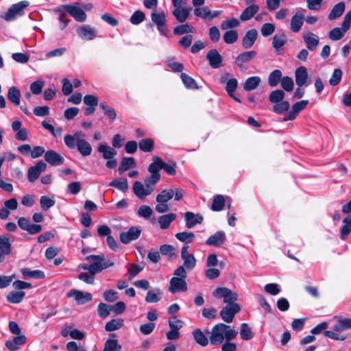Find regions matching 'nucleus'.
<instances>
[{"instance_id":"f257e3e1","label":"nucleus","mask_w":351,"mask_h":351,"mask_svg":"<svg viewBox=\"0 0 351 351\" xmlns=\"http://www.w3.org/2000/svg\"><path fill=\"white\" fill-rule=\"evenodd\" d=\"M206 332L210 335L211 345L222 344L221 351L237 350V344L230 342V340L234 339L237 336L238 332L232 329L230 326L219 323L215 325L210 331L207 330Z\"/></svg>"},{"instance_id":"f03ea898","label":"nucleus","mask_w":351,"mask_h":351,"mask_svg":"<svg viewBox=\"0 0 351 351\" xmlns=\"http://www.w3.org/2000/svg\"><path fill=\"white\" fill-rule=\"evenodd\" d=\"M84 137L85 134L82 131H77L72 135L64 136V141L67 147L71 149H77L83 157H86L91 154L93 149Z\"/></svg>"},{"instance_id":"7ed1b4c3","label":"nucleus","mask_w":351,"mask_h":351,"mask_svg":"<svg viewBox=\"0 0 351 351\" xmlns=\"http://www.w3.org/2000/svg\"><path fill=\"white\" fill-rule=\"evenodd\" d=\"M86 260L90 263V265L85 263L80 264L79 269L88 270L93 274H99L104 269L114 266V263L110 260H106L104 254L90 255L86 257Z\"/></svg>"},{"instance_id":"20e7f679","label":"nucleus","mask_w":351,"mask_h":351,"mask_svg":"<svg viewBox=\"0 0 351 351\" xmlns=\"http://www.w3.org/2000/svg\"><path fill=\"white\" fill-rule=\"evenodd\" d=\"M64 11L67 12L77 22H84L86 19V14L80 7L78 3L73 4L62 5L54 10V12L59 14L58 20L62 21L66 17Z\"/></svg>"},{"instance_id":"39448f33","label":"nucleus","mask_w":351,"mask_h":351,"mask_svg":"<svg viewBox=\"0 0 351 351\" xmlns=\"http://www.w3.org/2000/svg\"><path fill=\"white\" fill-rule=\"evenodd\" d=\"M187 273L182 267H178L173 272V277L169 281V291L172 293L187 291L186 278Z\"/></svg>"},{"instance_id":"423d86ee","label":"nucleus","mask_w":351,"mask_h":351,"mask_svg":"<svg viewBox=\"0 0 351 351\" xmlns=\"http://www.w3.org/2000/svg\"><path fill=\"white\" fill-rule=\"evenodd\" d=\"M29 5V3L27 1H22L12 5L5 14L3 19L7 21L14 20L17 16L23 15L24 10Z\"/></svg>"},{"instance_id":"0eeeda50","label":"nucleus","mask_w":351,"mask_h":351,"mask_svg":"<svg viewBox=\"0 0 351 351\" xmlns=\"http://www.w3.org/2000/svg\"><path fill=\"white\" fill-rule=\"evenodd\" d=\"M153 162L148 167L150 176L146 178L149 183L156 184L160 179V170L162 169V159L156 156H153Z\"/></svg>"},{"instance_id":"6e6552de","label":"nucleus","mask_w":351,"mask_h":351,"mask_svg":"<svg viewBox=\"0 0 351 351\" xmlns=\"http://www.w3.org/2000/svg\"><path fill=\"white\" fill-rule=\"evenodd\" d=\"M216 298H223V302L227 305L236 304L234 302L238 300V294L226 287H218L213 293Z\"/></svg>"},{"instance_id":"1a4fd4ad","label":"nucleus","mask_w":351,"mask_h":351,"mask_svg":"<svg viewBox=\"0 0 351 351\" xmlns=\"http://www.w3.org/2000/svg\"><path fill=\"white\" fill-rule=\"evenodd\" d=\"M144 182L145 185L139 181H136L133 184L134 193L141 199H145L154 190V184L149 183L146 179Z\"/></svg>"},{"instance_id":"9d476101","label":"nucleus","mask_w":351,"mask_h":351,"mask_svg":"<svg viewBox=\"0 0 351 351\" xmlns=\"http://www.w3.org/2000/svg\"><path fill=\"white\" fill-rule=\"evenodd\" d=\"M241 311L240 306L238 304H232L226 305L220 311L219 314L221 319L226 323L232 322L235 315Z\"/></svg>"},{"instance_id":"9b49d317","label":"nucleus","mask_w":351,"mask_h":351,"mask_svg":"<svg viewBox=\"0 0 351 351\" xmlns=\"http://www.w3.org/2000/svg\"><path fill=\"white\" fill-rule=\"evenodd\" d=\"M141 233V230L137 226H132L126 232L120 234V241L124 244H128L132 241L137 239Z\"/></svg>"},{"instance_id":"f8f14e48","label":"nucleus","mask_w":351,"mask_h":351,"mask_svg":"<svg viewBox=\"0 0 351 351\" xmlns=\"http://www.w3.org/2000/svg\"><path fill=\"white\" fill-rule=\"evenodd\" d=\"M46 164L42 161H38L34 166L29 168L27 178L30 182H34L40 176V173L46 169Z\"/></svg>"},{"instance_id":"ddd939ff","label":"nucleus","mask_w":351,"mask_h":351,"mask_svg":"<svg viewBox=\"0 0 351 351\" xmlns=\"http://www.w3.org/2000/svg\"><path fill=\"white\" fill-rule=\"evenodd\" d=\"M308 100H301L296 102L292 106L291 110L282 119V121L294 120L298 114L307 106Z\"/></svg>"},{"instance_id":"4468645a","label":"nucleus","mask_w":351,"mask_h":351,"mask_svg":"<svg viewBox=\"0 0 351 351\" xmlns=\"http://www.w3.org/2000/svg\"><path fill=\"white\" fill-rule=\"evenodd\" d=\"M18 225L22 230H26L32 234H37L42 230L40 225L32 224L29 219L25 217H19L18 219Z\"/></svg>"},{"instance_id":"2eb2a0df","label":"nucleus","mask_w":351,"mask_h":351,"mask_svg":"<svg viewBox=\"0 0 351 351\" xmlns=\"http://www.w3.org/2000/svg\"><path fill=\"white\" fill-rule=\"evenodd\" d=\"M296 84L301 87L308 86L311 80L308 79L307 69L305 66H300L295 70V73Z\"/></svg>"},{"instance_id":"dca6fc26","label":"nucleus","mask_w":351,"mask_h":351,"mask_svg":"<svg viewBox=\"0 0 351 351\" xmlns=\"http://www.w3.org/2000/svg\"><path fill=\"white\" fill-rule=\"evenodd\" d=\"M97 29L90 25L80 26L77 29L78 36L84 40H92L97 36Z\"/></svg>"},{"instance_id":"f3484780","label":"nucleus","mask_w":351,"mask_h":351,"mask_svg":"<svg viewBox=\"0 0 351 351\" xmlns=\"http://www.w3.org/2000/svg\"><path fill=\"white\" fill-rule=\"evenodd\" d=\"M67 296L69 298L74 297L78 304H84L92 300V295L90 293L83 292L75 289L71 290L68 293Z\"/></svg>"},{"instance_id":"a211bd4d","label":"nucleus","mask_w":351,"mask_h":351,"mask_svg":"<svg viewBox=\"0 0 351 351\" xmlns=\"http://www.w3.org/2000/svg\"><path fill=\"white\" fill-rule=\"evenodd\" d=\"M304 20V14H303V11L298 10L291 19V30L294 33L298 32L303 25Z\"/></svg>"},{"instance_id":"6ab92c4d","label":"nucleus","mask_w":351,"mask_h":351,"mask_svg":"<svg viewBox=\"0 0 351 351\" xmlns=\"http://www.w3.org/2000/svg\"><path fill=\"white\" fill-rule=\"evenodd\" d=\"M206 59L210 66L213 69H218L221 66L223 58L217 49L210 50L206 55Z\"/></svg>"},{"instance_id":"aec40b11","label":"nucleus","mask_w":351,"mask_h":351,"mask_svg":"<svg viewBox=\"0 0 351 351\" xmlns=\"http://www.w3.org/2000/svg\"><path fill=\"white\" fill-rule=\"evenodd\" d=\"M304 42L305 43L306 47L310 51H314L319 45V37L310 32H305L302 36Z\"/></svg>"},{"instance_id":"412c9836","label":"nucleus","mask_w":351,"mask_h":351,"mask_svg":"<svg viewBox=\"0 0 351 351\" xmlns=\"http://www.w3.org/2000/svg\"><path fill=\"white\" fill-rule=\"evenodd\" d=\"M226 239V233L223 231L220 230L209 237L206 241V244L208 245L219 247L225 243Z\"/></svg>"},{"instance_id":"4be33fe9","label":"nucleus","mask_w":351,"mask_h":351,"mask_svg":"<svg viewBox=\"0 0 351 351\" xmlns=\"http://www.w3.org/2000/svg\"><path fill=\"white\" fill-rule=\"evenodd\" d=\"M45 160L52 166H58L64 162V158L53 150H48L45 154Z\"/></svg>"},{"instance_id":"5701e85b","label":"nucleus","mask_w":351,"mask_h":351,"mask_svg":"<svg viewBox=\"0 0 351 351\" xmlns=\"http://www.w3.org/2000/svg\"><path fill=\"white\" fill-rule=\"evenodd\" d=\"M258 37V32L255 29L248 30L242 40V45L245 49H249L253 46Z\"/></svg>"},{"instance_id":"b1692460","label":"nucleus","mask_w":351,"mask_h":351,"mask_svg":"<svg viewBox=\"0 0 351 351\" xmlns=\"http://www.w3.org/2000/svg\"><path fill=\"white\" fill-rule=\"evenodd\" d=\"M184 219L188 228H191L197 224L202 223L203 221V217L201 215H195L192 212L185 213Z\"/></svg>"},{"instance_id":"393cba45","label":"nucleus","mask_w":351,"mask_h":351,"mask_svg":"<svg viewBox=\"0 0 351 351\" xmlns=\"http://www.w3.org/2000/svg\"><path fill=\"white\" fill-rule=\"evenodd\" d=\"M26 342V337L25 335H17L12 340H7L5 346L10 351H15L19 348V346Z\"/></svg>"},{"instance_id":"a878e982","label":"nucleus","mask_w":351,"mask_h":351,"mask_svg":"<svg viewBox=\"0 0 351 351\" xmlns=\"http://www.w3.org/2000/svg\"><path fill=\"white\" fill-rule=\"evenodd\" d=\"M114 333L110 334V338L105 342L103 351H121L122 346L115 339Z\"/></svg>"},{"instance_id":"bb28decb","label":"nucleus","mask_w":351,"mask_h":351,"mask_svg":"<svg viewBox=\"0 0 351 351\" xmlns=\"http://www.w3.org/2000/svg\"><path fill=\"white\" fill-rule=\"evenodd\" d=\"M192 335L193 337L194 341L198 345L205 347L208 345L210 341V338L208 339L206 334L203 332V331L199 328H196L193 330Z\"/></svg>"},{"instance_id":"cd10ccee","label":"nucleus","mask_w":351,"mask_h":351,"mask_svg":"<svg viewBox=\"0 0 351 351\" xmlns=\"http://www.w3.org/2000/svg\"><path fill=\"white\" fill-rule=\"evenodd\" d=\"M21 91L16 86H11L8 91V100L15 106L20 105L21 102Z\"/></svg>"},{"instance_id":"c85d7f7f","label":"nucleus","mask_w":351,"mask_h":351,"mask_svg":"<svg viewBox=\"0 0 351 351\" xmlns=\"http://www.w3.org/2000/svg\"><path fill=\"white\" fill-rule=\"evenodd\" d=\"M97 150L99 153L102 154L103 158L106 160L112 159L117 153L114 148L107 145L106 144L99 145Z\"/></svg>"},{"instance_id":"c756f323","label":"nucleus","mask_w":351,"mask_h":351,"mask_svg":"<svg viewBox=\"0 0 351 351\" xmlns=\"http://www.w3.org/2000/svg\"><path fill=\"white\" fill-rule=\"evenodd\" d=\"M191 10V7L174 9L172 13L178 22L183 23L189 18Z\"/></svg>"},{"instance_id":"7c9ffc66","label":"nucleus","mask_w":351,"mask_h":351,"mask_svg":"<svg viewBox=\"0 0 351 351\" xmlns=\"http://www.w3.org/2000/svg\"><path fill=\"white\" fill-rule=\"evenodd\" d=\"M259 10L258 5H248L241 14L240 19L242 21H246L251 19Z\"/></svg>"},{"instance_id":"2f4dec72","label":"nucleus","mask_w":351,"mask_h":351,"mask_svg":"<svg viewBox=\"0 0 351 351\" xmlns=\"http://www.w3.org/2000/svg\"><path fill=\"white\" fill-rule=\"evenodd\" d=\"M256 52L255 51L241 53L237 57L235 62L239 66L242 67L245 62H250L256 56Z\"/></svg>"},{"instance_id":"473e14b6","label":"nucleus","mask_w":351,"mask_h":351,"mask_svg":"<svg viewBox=\"0 0 351 351\" xmlns=\"http://www.w3.org/2000/svg\"><path fill=\"white\" fill-rule=\"evenodd\" d=\"M21 274L23 277L25 279L34 278V279H42L45 278V274L40 270H30L29 268H22Z\"/></svg>"},{"instance_id":"72a5a7b5","label":"nucleus","mask_w":351,"mask_h":351,"mask_svg":"<svg viewBox=\"0 0 351 351\" xmlns=\"http://www.w3.org/2000/svg\"><path fill=\"white\" fill-rule=\"evenodd\" d=\"M136 166L135 160L132 157H123L118 169L119 174L122 175L125 171Z\"/></svg>"},{"instance_id":"f704fd0d","label":"nucleus","mask_w":351,"mask_h":351,"mask_svg":"<svg viewBox=\"0 0 351 351\" xmlns=\"http://www.w3.org/2000/svg\"><path fill=\"white\" fill-rule=\"evenodd\" d=\"M345 8L346 5L345 3L343 1L336 4L330 11L328 15V19L332 21L340 17L343 14L345 10Z\"/></svg>"},{"instance_id":"c9c22d12","label":"nucleus","mask_w":351,"mask_h":351,"mask_svg":"<svg viewBox=\"0 0 351 351\" xmlns=\"http://www.w3.org/2000/svg\"><path fill=\"white\" fill-rule=\"evenodd\" d=\"M109 186H113L123 193H125L128 191V180L125 178H120L112 180L109 183Z\"/></svg>"},{"instance_id":"e433bc0d","label":"nucleus","mask_w":351,"mask_h":351,"mask_svg":"<svg viewBox=\"0 0 351 351\" xmlns=\"http://www.w3.org/2000/svg\"><path fill=\"white\" fill-rule=\"evenodd\" d=\"M176 218V215L174 213H169L167 215H161L158 217V221L160 224L161 229H167L169 227L170 223Z\"/></svg>"},{"instance_id":"4c0bfd02","label":"nucleus","mask_w":351,"mask_h":351,"mask_svg":"<svg viewBox=\"0 0 351 351\" xmlns=\"http://www.w3.org/2000/svg\"><path fill=\"white\" fill-rule=\"evenodd\" d=\"M261 83V78L258 76L248 77L244 84L243 89L246 91H251L256 89Z\"/></svg>"},{"instance_id":"58836bf2","label":"nucleus","mask_w":351,"mask_h":351,"mask_svg":"<svg viewBox=\"0 0 351 351\" xmlns=\"http://www.w3.org/2000/svg\"><path fill=\"white\" fill-rule=\"evenodd\" d=\"M336 332L351 329V318L339 319L333 326Z\"/></svg>"},{"instance_id":"ea45409f","label":"nucleus","mask_w":351,"mask_h":351,"mask_svg":"<svg viewBox=\"0 0 351 351\" xmlns=\"http://www.w3.org/2000/svg\"><path fill=\"white\" fill-rule=\"evenodd\" d=\"M25 293L23 291H11L6 295L7 300L12 304H19L22 302Z\"/></svg>"},{"instance_id":"a19ab883","label":"nucleus","mask_w":351,"mask_h":351,"mask_svg":"<svg viewBox=\"0 0 351 351\" xmlns=\"http://www.w3.org/2000/svg\"><path fill=\"white\" fill-rule=\"evenodd\" d=\"M99 107L103 110L104 114L108 117L110 123H112L116 119V111L114 109L108 106L106 102L100 103Z\"/></svg>"},{"instance_id":"79ce46f5","label":"nucleus","mask_w":351,"mask_h":351,"mask_svg":"<svg viewBox=\"0 0 351 351\" xmlns=\"http://www.w3.org/2000/svg\"><path fill=\"white\" fill-rule=\"evenodd\" d=\"M343 226L341 229L340 237L342 240H344L351 232V216L345 217L343 220Z\"/></svg>"},{"instance_id":"37998d69","label":"nucleus","mask_w":351,"mask_h":351,"mask_svg":"<svg viewBox=\"0 0 351 351\" xmlns=\"http://www.w3.org/2000/svg\"><path fill=\"white\" fill-rule=\"evenodd\" d=\"M282 72L279 69H275L269 75L268 77V83L270 86H276L282 80Z\"/></svg>"},{"instance_id":"c03bdc74","label":"nucleus","mask_w":351,"mask_h":351,"mask_svg":"<svg viewBox=\"0 0 351 351\" xmlns=\"http://www.w3.org/2000/svg\"><path fill=\"white\" fill-rule=\"evenodd\" d=\"M0 251L8 255L11 254V243L10 239L5 235H0Z\"/></svg>"},{"instance_id":"a18cd8bd","label":"nucleus","mask_w":351,"mask_h":351,"mask_svg":"<svg viewBox=\"0 0 351 351\" xmlns=\"http://www.w3.org/2000/svg\"><path fill=\"white\" fill-rule=\"evenodd\" d=\"M225 206V198L222 195H217L213 197L211 209L213 211H221Z\"/></svg>"},{"instance_id":"49530a36","label":"nucleus","mask_w":351,"mask_h":351,"mask_svg":"<svg viewBox=\"0 0 351 351\" xmlns=\"http://www.w3.org/2000/svg\"><path fill=\"white\" fill-rule=\"evenodd\" d=\"M240 336L243 340L247 341L253 338L254 334L252 331L251 328L246 323H243L241 325Z\"/></svg>"},{"instance_id":"de8ad7c7","label":"nucleus","mask_w":351,"mask_h":351,"mask_svg":"<svg viewBox=\"0 0 351 351\" xmlns=\"http://www.w3.org/2000/svg\"><path fill=\"white\" fill-rule=\"evenodd\" d=\"M174 195V190L165 189L161 191L156 198L157 202H165L167 203L169 200H170Z\"/></svg>"},{"instance_id":"09e8293b","label":"nucleus","mask_w":351,"mask_h":351,"mask_svg":"<svg viewBox=\"0 0 351 351\" xmlns=\"http://www.w3.org/2000/svg\"><path fill=\"white\" fill-rule=\"evenodd\" d=\"M138 145L142 152H151L154 149V141L152 138H143L139 141Z\"/></svg>"},{"instance_id":"8fccbe9b","label":"nucleus","mask_w":351,"mask_h":351,"mask_svg":"<svg viewBox=\"0 0 351 351\" xmlns=\"http://www.w3.org/2000/svg\"><path fill=\"white\" fill-rule=\"evenodd\" d=\"M183 261V264L178 267H182L183 269L192 270L196 265V259L194 255L187 256L181 258Z\"/></svg>"},{"instance_id":"3c124183","label":"nucleus","mask_w":351,"mask_h":351,"mask_svg":"<svg viewBox=\"0 0 351 351\" xmlns=\"http://www.w3.org/2000/svg\"><path fill=\"white\" fill-rule=\"evenodd\" d=\"M287 42L286 36L284 34H276L273 37L272 45L276 50L283 48Z\"/></svg>"},{"instance_id":"603ef678","label":"nucleus","mask_w":351,"mask_h":351,"mask_svg":"<svg viewBox=\"0 0 351 351\" xmlns=\"http://www.w3.org/2000/svg\"><path fill=\"white\" fill-rule=\"evenodd\" d=\"M161 299V291L160 289L150 290L147 293L145 301L148 303H156Z\"/></svg>"},{"instance_id":"864d4df0","label":"nucleus","mask_w":351,"mask_h":351,"mask_svg":"<svg viewBox=\"0 0 351 351\" xmlns=\"http://www.w3.org/2000/svg\"><path fill=\"white\" fill-rule=\"evenodd\" d=\"M180 77L182 79L183 84L187 88H190V89H197L198 88V86H197L195 80L191 76L188 75L186 73H182L180 75Z\"/></svg>"},{"instance_id":"5fc2aeb1","label":"nucleus","mask_w":351,"mask_h":351,"mask_svg":"<svg viewBox=\"0 0 351 351\" xmlns=\"http://www.w3.org/2000/svg\"><path fill=\"white\" fill-rule=\"evenodd\" d=\"M56 204V200L53 197L47 195H43L40 198V204L43 210H48Z\"/></svg>"},{"instance_id":"6e6d98bb","label":"nucleus","mask_w":351,"mask_h":351,"mask_svg":"<svg viewBox=\"0 0 351 351\" xmlns=\"http://www.w3.org/2000/svg\"><path fill=\"white\" fill-rule=\"evenodd\" d=\"M176 238L181 242L189 243H191L194 238L195 234L189 232H178L175 235Z\"/></svg>"},{"instance_id":"4d7b16f0","label":"nucleus","mask_w":351,"mask_h":351,"mask_svg":"<svg viewBox=\"0 0 351 351\" xmlns=\"http://www.w3.org/2000/svg\"><path fill=\"white\" fill-rule=\"evenodd\" d=\"M195 29L189 24H182L176 26L173 29V34L176 35H182L184 34L193 33Z\"/></svg>"},{"instance_id":"13d9d810","label":"nucleus","mask_w":351,"mask_h":351,"mask_svg":"<svg viewBox=\"0 0 351 351\" xmlns=\"http://www.w3.org/2000/svg\"><path fill=\"white\" fill-rule=\"evenodd\" d=\"M290 104L287 101H282L276 103L273 106V111L276 114H283L288 111Z\"/></svg>"},{"instance_id":"bf43d9fd","label":"nucleus","mask_w":351,"mask_h":351,"mask_svg":"<svg viewBox=\"0 0 351 351\" xmlns=\"http://www.w3.org/2000/svg\"><path fill=\"white\" fill-rule=\"evenodd\" d=\"M123 324V321L122 319H112L106 323L105 330L109 332L119 330L122 327Z\"/></svg>"},{"instance_id":"052dcab7","label":"nucleus","mask_w":351,"mask_h":351,"mask_svg":"<svg viewBox=\"0 0 351 351\" xmlns=\"http://www.w3.org/2000/svg\"><path fill=\"white\" fill-rule=\"evenodd\" d=\"M239 35L236 30H228L223 34L224 42L227 44H233L238 39Z\"/></svg>"},{"instance_id":"680f3d73","label":"nucleus","mask_w":351,"mask_h":351,"mask_svg":"<svg viewBox=\"0 0 351 351\" xmlns=\"http://www.w3.org/2000/svg\"><path fill=\"white\" fill-rule=\"evenodd\" d=\"M176 247L171 245L164 244L160 245V252L163 256H167L169 258L176 256Z\"/></svg>"},{"instance_id":"e2e57ef3","label":"nucleus","mask_w":351,"mask_h":351,"mask_svg":"<svg viewBox=\"0 0 351 351\" xmlns=\"http://www.w3.org/2000/svg\"><path fill=\"white\" fill-rule=\"evenodd\" d=\"M152 21L156 25H161L162 23H166L165 14L163 11L156 12L153 11L151 14Z\"/></svg>"},{"instance_id":"0e129e2a","label":"nucleus","mask_w":351,"mask_h":351,"mask_svg":"<svg viewBox=\"0 0 351 351\" xmlns=\"http://www.w3.org/2000/svg\"><path fill=\"white\" fill-rule=\"evenodd\" d=\"M342 75L343 73L340 69H335L329 80V84L332 86L338 85L341 80Z\"/></svg>"},{"instance_id":"69168bd1","label":"nucleus","mask_w":351,"mask_h":351,"mask_svg":"<svg viewBox=\"0 0 351 351\" xmlns=\"http://www.w3.org/2000/svg\"><path fill=\"white\" fill-rule=\"evenodd\" d=\"M240 24L239 21L236 18H232L230 19H227L223 21L221 23V29H228L234 27H237Z\"/></svg>"},{"instance_id":"338daca9","label":"nucleus","mask_w":351,"mask_h":351,"mask_svg":"<svg viewBox=\"0 0 351 351\" xmlns=\"http://www.w3.org/2000/svg\"><path fill=\"white\" fill-rule=\"evenodd\" d=\"M285 93L282 90H276L269 95V101L274 104L283 101Z\"/></svg>"},{"instance_id":"774afa93","label":"nucleus","mask_w":351,"mask_h":351,"mask_svg":"<svg viewBox=\"0 0 351 351\" xmlns=\"http://www.w3.org/2000/svg\"><path fill=\"white\" fill-rule=\"evenodd\" d=\"M345 34L340 27H335L329 32L328 37L330 40L336 41L341 39Z\"/></svg>"}]
</instances>
